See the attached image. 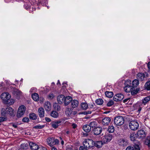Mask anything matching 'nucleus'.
Listing matches in <instances>:
<instances>
[{
  "label": "nucleus",
  "mask_w": 150,
  "mask_h": 150,
  "mask_svg": "<svg viewBox=\"0 0 150 150\" xmlns=\"http://www.w3.org/2000/svg\"><path fill=\"white\" fill-rule=\"evenodd\" d=\"M126 86L124 88V90L126 92H131L132 95L137 94L139 91V89L135 88L132 86L128 84H126Z\"/></svg>",
  "instance_id": "f257e3e1"
},
{
  "label": "nucleus",
  "mask_w": 150,
  "mask_h": 150,
  "mask_svg": "<svg viewBox=\"0 0 150 150\" xmlns=\"http://www.w3.org/2000/svg\"><path fill=\"white\" fill-rule=\"evenodd\" d=\"M1 113L4 115H11L13 114V110L11 107L9 106L4 107L1 110Z\"/></svg>",
  "instance_id": "f03ea898"
},
{
  "label": "nucleus",
  "mask_w": 150,
  "mask_h": 150,
  "mask_svg": "<svg viewBox=\"0 0 150 150\" xmlns=\"http://www.w3.org/2000/svg\"><path fill=\"white\" fill-rule=\"evenodd\" d=\"M94 141L92 139H87L84 141L83 145L84 147L90 149L94 147Z\"/></svg>",
  "instance_id": "7ed1b4c3"
},
{
  "label": "nucleus",
  "mask_w": 150,
  "mask_h": 150,
  "mask_svg": "<svg viewBox=\"0 0 150 150\" xmlns=\"http://www.w3.org/2000/svg\"><path fill=\"white\" fill-rule=\"evenodd\" d=\"M125 121L124 117L121 116H118L114 119V124L117 126H120L123 125Z\"/></svg>",
  "instance_id": "20e7f679"
},
{
  "label": "nucleus",
  "mask_w": 150,
  "mask_h": 150,
  "mask_svg": "<svg viewBox=\"0 0 150 150\" xmlns=\"http://www.w3.org/2000/svg\"><path fill=\"white\" fill-rule=\"evenodd\" d=\"M26 110V108L24 105L20 106L18 108L17 113V117L18 118H20L23 115Z\"/></svg>",
  "instance_id": "39448f33"
},
{
  "label": "nucleus",
  "mask_w": 150,
  "mask_h": 150,
  "mask_svg": "<svg viewBox=\"0 0 150 150\" xmlns=\"http://www.w3.org/2000/svg\"><path fill=\"white\" fill-rule=\"evenodd\" d=\"M139 126L138 123L135 121H132L130 122L129 124V128L133 130H137Z\"/></svg>",
  "instance_id": "423d86ee"
},
{
  "label": "nucleus",
  "mask_w": 150,
  "mask_h": 150,
  "mask_svg": "<svg viewBox=\"0 0 150 150\" xmlns=\"http://www.w3.org/2000/svg\"><path fill=\"white\" fill-rule=\"evenodd\" d=\"M1 98L4 100L6 101L7 103H10L9 102L11 96L8 94V93L5 92L1 94Z\"/></svg>",
  "instance_id": "0eeeda50"
},
{
  "label": "nucleus",
  "mask_w": 150,
  "mask_h": 150,
  "mask_svg": "<svg viewBox=\"0 0 150 150\" xmlns=\"http://www.w3.org/2000/svg\"><path fill=\"white\" fill-rule=\"evenodd\" d=\"M102 128L99 127H95L92 129L93 133L95 135H98L100 134L102 132Z\"/></svg>",
  "instance_id": "6e6552de"
},
{
  "label": "nucleus",
  "mask_w": 150,
  "mask_h": 150,
  "mask_svg": "<svg viewBox=\"0 0 150 150\" xmlns=\"http://www.w3.org/2000/svg\"><path fill=\"white\" fill-rule=\"evenodd\" d=\"M112 136L110 134H106L103 139L104 143H107L110 142L112 139Z\"/></svg>",
  "instance_id": "1a4fd4ad"
},
{
  "label": "nucleus",
  "mask_w": 150,
  "mask_h": 150,
  "mask_svg": "<svg viewBox=\"0 0 150 150\" xmlns=\"http://www.w3.org/2000/svg\"><path fill=\"white\" fill-rule=\"evenodd\" d=\"M124 98V96L123 94L119 93L115 95L113 98V99L115 101H119L122 100Z\"/></svg>",
  "instance_id": "9d476101"
},
{
  "label": "nucleus",
  "mask_w": 150,
  "mask_h": 150,
  "mask_svg": "<svg viewBox=\"0 0 150 150\" xmlns=\"http://www.w3.org/2000/svg\"><path fill=\"white\" fill-rule=\"evenodd\" d=\"M147 74L146 73H139L137 74V78L138 80L143 81L145 80Z\"/></svg>",
  "instance_id": "9b49d317"
},
{
  "label": "nucleus",
  "mask_w": 150,
  "mask_h": 150,
  "mask_svg": "<svg viewBox=\"0 0 150 150\" xmlns=\"http://www.w3.org/2000/svg\"><path fill=\"white\" fill-rule=\"evenodd\" d=\"M111 121L110 118L106 117L102 119L101 124L102 125L107 126L110 123Z\"/></svg>",
  "instance_id": "f8f14e48"
},
{
  "label": "nucleus",
  "mask_w": 150,
  "mask_h": 150,
  "mask_svg": "<svg viewBox=\"0 0 150 150\" xmlns=\"http://www.w3.org/2000/svg\"><path fill=\"white\" fill-rule=\"evenodd\" d=\"M137 134L138 137L139 138L145 137L146 135L145 131L142 129L138 130L137 132Z\"/></svg>",
  "instance_id": "ddd939ff"
},
{
  "label": "nucleus",
  "mask_w": 150,
  "mask_h": 150,
  "mask_svg": "<svg viewBox=\"0 0 150 150\" xmlns=\"http://www.w3.org/2000/svg\"><path fill=\"white\" fill-rule=\"evenodd\" d=\"M118 144L120 146H125L128 144V142L127 140L121 139L118 141Z\"/></svg>",
  "instance_id": "4468645a"
},
{
  "label": "nucleus",
  "mask_w": 150,
  "mask_h": 150,
  "mask_svg": "<svg viewBox=\"0 0 150 150\" xmlns=\"http://www.w3.org/2000/svg\"><path fill=\"white\" fill-rule=\"evenodd\" d=\"M72 98L70 96H67L65 97L64 99V104L65 106L68 105L72 101Z\"/></svg>",
  "instance_id": "2eb2a0df"
},
{
  "label": "nucleus",
  "mask_w": 150,
  "mask_h": 150,
  "mask_svg": "<svg viewBox=\"0 0 150 150\" xmlns=\"http://www.w3.org/2000/svg\"><path fill=\"white\" fill-rule=\"evenodd\" d=\"M29 145L30 149L32 150H37L39 147V146L37 144L33 142L29 143Z\"/></svg>",
  "instance_id": "dca6fc26"
},
{
  "label": "nucleus",
  "mask_w": 150,
  "mask_h": 150,
  "mask_svg": "<svg viewBox=\"0 0 150 150\" xmlns=\"http://www.w3.org/2000/svg\"><path fill=\"white\" fill-rule=\"evenodd\" d=\"M21 92L18 89H15L13 91V93L15 96L16 98L19 99L21 95Z\"/></svg>",
  "instance_id": "f3484780"
},
{
  "label": "nucleus",
  "mask_w": 150,
  "mask_h": 150,
  "mask_svg": "<svg viewBox=\"0 0 150 150\" xmlns=\"http://www.w3.org/2000/svg\"><path fill=\"white\" fill-rule=\"evenodd\" d=\"M44 107L46 111H49L50 110L51 108L50 103L49 102H45L44 104Z\"/></svg>",
  "instance_id": "a211bd4d"
},
{
  "label": "nucleus",
  "mask_w": 150,
  "mask_h": 150,
  "mask_svg": "<svg viewBox=\"0 0 150 150\" xmlns=\"http://www.w3.org/2000/svg\"><path fill=\"white\" fill-rule=\"evenodd\" d=\"M65 97L63 95H61L58 96L57 97V100L58 103L59 104H61L64 103Z\"/></svg>",
  "instance_id": "6ab92c4d"
},
{
  "label": "nucleus",
  "mask_w": 150,
  "mask_h": 150,
  "mask_svg": "<svg viewBox=\"0 0 150 150\" xmlns=\"http://www.w3.org/2000/svg\"><path fill=\"white\" fill-rule=\"evenodd\" d=\"M104 142L102 141H96L94 142V146H95L98 148L101 147L102 145L103 144Z\"/></svg>",
  "instance_id": "aec40b11"
},
{
  "label": "nucleus",
  "mask_w": 150,
  "mask_h": 150,
  "mask_svg": "<svg viewBox=\"0 0 150 150\" xmlns=\"http://www.w3.org/2000/svg\"><path fill=\"white\" fill-rule=\"evenodd\" d=\"M47 142L48 144L51 146H52L54 145V138L53 137H50L48 138Z\"/></svg>",
  "instance_id": "412c9836"
},
{
  "label": "nucleus",
  "mask_w": 150,
  "mask_h": 150,
  "mask_svg": "<svg viewBox=\"0 0 150 150\" xmlns=\"http://www.w3.org/2000/svg\"><path fill=\"white\" fill-rule=\"evenodd\" d=\"M38 115L41 118L44 116V109L42 108H39L38 110Z\"/></svg>",
  "instance_id": "4be33fe9"
},
{
  "label": "nucleus",
  "mask_w": 150,
  "mask_h": 150,
  "mask_svg": "<svg viewBox=\"0 0 150 150\" xmlns=\"http://www.w3.org/2000/svg\"><path fill=\"white\" fill-rule=\"evenodd\" d=\"M83 129L85 132H89L91 130V128L89 125H83Z\"/></svg>",
  "instance_id": "5701e85b"
},
{
  "label": "nucleus",
  "mask_w": 150,
  "mask_h": 150,
  "mask_svg": "<svg viewBox=\"0 0 150 150\" xmlns=\"http://www.w3.org/2000/svg\"><path fill=\"white\" fill-rule=\"evenodd\" d=\"M72 110L68 107H67L65 111V113L67 115L70 117L71 115V113H72Z\"/></svg>",
  "instance_id": "b1692460"
},
{
  "label": "nucleus",
  "mask_w": 150,
  "mask_h": 150,
  "mask_svg": "<svg viewBox=\"0 0 150 150\" xmlns=\"http://www.w3.org/2000/svg\"><path fill=\"white\" fill-rule=\"evenodd\" d=\"M78 104L79 102L77 100H73L71 101V106L73 108H76L78 106Z\"/></svg>",
  "instance_id": "393cba45"
},
{
  "label": "nucleus",
  "mask_w": 150,
  "mask_h": 150,
  "mask_svg": "<svg viewBox=\"0 0 150 150\" xmlns=\"http://www.w3.org/2000/svg\"><path fill=\"white\" fill-rule=\"evenodd\" d=\"M61 121H58L53 122L52 123V126L54 128H57L59 126V124L61 123Z\"/></svg>",
  "instance_id": "a878e982"
},
{
  "label": "nucleus",
  "mask_w": 150,
  "mask_h": 150,
  "mask_svg": "<svg viewBox=\"0 0 150 150\" xmlns=\"http://www.w3.org/2000/svg\"><path fill=\"white\" fill-rule=\"evenodd\" d=\"M139 83V81L138 79H135L132 82V85L133 87L136 88V87Z\"/></svg>",
  "instance_id": "bb28decb"
},
{
  "label": "nucleus",
  "mask_w": 150,
  "mask_h": 150,
  "mask_svg": "<svg viewBox=\"0 0 150 150\" xmlns=\"http://www.w3.org/2000/svg\"><path fill=\"white\" fill-rule=\"evenodd\" d=\"M150 100V96H147L142 100V104L145 105Z\"/></svg>",
  "instance_id": "cd10ccee"
},
{
  "label": "nucleus",
  "mask_w": 150,
  "mask_h": 150,
  "mask_svg": "<svg viewBox=\"0 0 150 150\" xmlns=\"http://www.w3.org/2000/svg\"><path fill=\"white\" fill-rule=\"evenodd\" d=\"M51 116L54 118H57L59 116L58 113L55 111H52L50 113Z\"/></svg>",
  "instance_id": "c85d7f7f"
},
{
  "label": "nucleus",
  "mask_w": 150,
  "mask_h": 150,
  "mask_svg": "<svg viewBox=\"0 0 150 150\" xmlns=\"http://www.w3.org/2000/svg\"><path fill=\"white\" fill-rule=\"evenodd\" d=\"M32 97L33 100L35 101H38L39 100L38 95L37 93H34L32 94Z\"/></svg>",
  "instance_id": "c756f323"
},
{
  "label": "nucleus",
  "mask_w": 150,
  "mask_h": 150,
  "mask_svg": "<svg viewBox=\"0 0 150 150\" xmlns=\"http://www.w3.org/2000/svg\"><path fill=\"white\" fill-rule=\"evenodd\" d=\"M105 94L106 97L109 98H111L113 96V93L112 92L106 91Z\"/></svg>",
  "instance_id": "7c9ffc66"
},
{
  "label": "nucleus",
  "mask_w": 150,
  "mask_h": 150,
  "mask_svg": "<svg viewBox=\"0 0 150 150\" xmlns=\"http://www.w3.org/2000/svg\"><path fill=\"white\" fill-rule=\"evenodd\" d=\"M28 145L29 144L27 143H23L21 144L20 146V149H26L28 148Z\"/></svg>",
  "instance_id": "2f4dec72"
},
{
  "label": "nucleus",
  "mask_w": 150,
  "mask_h": 150,
  "mask_svg": "<svg viewBox=\"0 0 150 150\" xmlns=\"http://www.w3.org/2000/svg\"><path fill=\"white\" fill-rule=\"evenodd\" d=\"M145 144L149 146H150V136L147 137L145 140Z\"/></svg>",
  "instance_id": "473e14b6"
},
{
  "label": "nucleus",
  "mask_w": 150,
  "mask_h": 150,
  "mask_svg": "<svg viewBox=\"0 0 150 150\" xmlns=\"http://www.w3.org/2000/svg\"><path fill=\"white\" fill-rule=\"evenodd\" d=\"M29 116L30 119L33 120H35L37 118L36 115L34 113H30Z\"/></svg>",
  "instance_id": "72a5a7b5"
},
{
  "label": "nucleus",
  "mask_w": 150,
  "mask_h": 150,
  "mask_svg": "<svg viewBox=\"0 0 150 150\" xmlns=\"http://www.w3.org/2000/svg\"><path fill=\"white\" fill-rule=\"evenodd\" d=\"M96 102L97 105H100L103 104V101L102 99L100 98L96 100Z\"/></svg>",
  "instance_id": "f704fd0d"
},
{
  "label": "nucleus",
  "mask_w": 150,
  "mask_h": 150,
  "mask_svg": "<svg viewBox=\"0 0 150 150\" xmlns=\"http://www.w3.org/2000/svg\"><path fill=\"white\" fill-rule=\"evenodd\" d=\"M108 131L110 133H112L115 131V128L113 126H110L108 127Z\"/></svg>",
  "instance_id": "c9c22d12"
},
{
  "label": "nucleus",
  "mask_w": 150,
  "mask_h": 150,
  "mask_svg": "<svg viewBox=\"0 0 150 150\" xmlns=\"http://www.w3.org/2000/svg\"><path fill=\"white\" fill-rule=\"evenodd\" d=\"M81 107L82 108L83 110H86L88 107V104L85 103H81Z\"/></svg>",
  "instance_id": "e433bc0d"
},
{
  "label": "nucleus",
  "mask_w": 150,
  "mask_h": 150,
  "mask_svg": "<svg viewBox=\"0 0 150 150\" xmlns=\"http://www.w3.org/2000/svg\"><path fill=\"white\" fill-rule=\"evenodd\" d=\"M145 87L147 90H150V81L146 83Z\"/></svg>",
  "instance_id": "4c0bfd02"
},
{
  "label": "nucleus",
  "mask_w": 150,
  "mask_h": 150,
  "mask_svg": "<svg viewBox=\"0 0 150 150\" xmlns=\"http://www.w3.org/2000/svg\"><path fill=\"white\" fill-rule=\"evenodd\" d=\"M97 123L95 121L91 122L89 124V126L91 127H95L97 125Z\"/></svg>",
  "instance_id": "58836bf2"
},
{
  "label": "nucleus",
  "mask_w": 150,
  "mask_h": 150,
  "mask_svg": "<svg viewBox=\"0 0 150 150\" xmlns=\"http://www.w3.org/2000/svg\"><path fill=\"white\" fill-rule=\"evenodd\" d=\"M135 134H134L133 133H131L130 134V138L132 141H133L135 140Z\"/></svg>",
  "instance_id": "ea45409f"
},
{
  "label": "nucleus",
  "mask_w": 150,
  "mask_h": 150,
  "mask_svg": "<svg viewBox=\"0 0 150 150\" xmlns=\"http://www.w3.org/2000/svg\"><path fill=\"white\" fill-rule=\"evenodd\" d=\"M114 104V101L112 100H110L107 103V105L108 107H110L113 105Z\"/></svg>",
  "instance_id": "a19ab883"
},
{
  "label": "nucleus",
  "mask_w": 150,
  "mask_h": 150,
  "mask_svg": "<svg viewBox=\"0 0 150 150\" xmlns=\"http://www.w3.org/2000/svg\"><path fill=\"white\" fill-rule=\"evenodd\" d=\"M44 127V125H38L34 126L33 127V128L35 129H41L43 128Z\"/></svg>",
  "instance_id": "79ce46f5"
},
{
  "label": "nucleus",
  "mask_w": 150,
  "mask_h": 150,
  "mask_svg": "<svg viewBox=\"0 0 150 150\" xmlns=\"http://www.w3.org/2000/svg\"><path fill=\"white\" fill-rule=\"evenodd\" d=\"M54 108L57 110H59L60 109V106L58 104H55L54 105Z\"/></svg>",
  "instance_id": "37998d69"
},
{
  "label": "nucleus",
  "mask_w": 150,
  "mask_h": 150,
  "mask_svg": "<svg viewBox=\"0 0 150 150\" xmlns=\"http://www.w3.org/2000/svg\"><path fill=\"white\" fill-rule=\"evenodd\" d=\"M54 96L53 94L50 93L47 96V98L49 99H52L54 98Z\"/></svg>",
  "instance_id": "c03bdc74"
},
{
  "label": "nucleus",
  "mask_w": 150,
  "mask_h": 150,
  "mask_svg": "<svg viewBox=\"0 0 150 150\" xmlns=\"http://www.w3.org/2000/svg\"><path fill=\"white\" fill-rule=\"evenodd\" d=\"M66 150H73L72 146L71 145H68L66 147Z\"/></svg>",
  "instance_id": "a18cd8bd"
},
{
  "label": "nucleus",
  "mask_w": 150,
  "mask_h": 150,
  "mask_svg": "<svg viewBox=\"0 0 150 150\" xmlns=\"http://www.w3.org/2000/svg\"><path fill=\"white\" fill-rule=\"evenodd\" d=\"M29 121V119L27 117H24L22 119V121L24 122H28Z\"/></svg>",
  "instance_id": "49530a36"
},
{
  "label": "nucleus",
  "mask_w": 150,
  "mask_h": 150,
  "mask_svg": "<svg viewBox=\"0 0 150 150\" xmlns=\"http://www.w3.org/2000/svg\"><path fill=\"white\" fill-rule=\"evenodd\" d=\"M134 146L135 150H140V146L138 144H135Z\"/></svg>",
  "instance_id": "de8ad7c7"
},
{
  "label": "nucleus",
  "mask_w": 150,
  "mask_h": 150,
  "mask_svg": "<svg viewBox=\"0 0 150 150\" xmlns=\"http://www.w3.org/2000/svg\"><path fill=\"white\" fill-rule=\"evenodd\" d=\"M77 111H72V113H71V116L70 117L71 118L73 117L74 116L77 114Z\"/></svg>",
  "instance_id": "09e8293b"
},
{
  "label": "nucleus",
  "mask_w": 150,
  "mask_h": 150,
  "mask_svg": "<svg viewBox=\"0 0 150 150\" xmlns=\"http://www.w3.org/2000/svg\"><path fill=\"white\" fill-rule=\"evenodd\" d=\"M37 150H47L46 148L43 146L39 147Z\"/></svg>",
  "instance_id": "8fccbe9b"
},
{
  "label": "nucleus",
  "mask_w": 150,
  "mask_h": 150,
  "mask_svg": "<svg viewBox=\"0 0 150 150\" xmlns=\"http://www.w3.org/2000/svg\"><path fill=\"white\" fill-rule=\"evenodd\" d=\"M6 120V118L4 117H0V122H2L5 121Z\"/></svg>",
  "instance_id": "3c124183"
},
{
  "label": "nucleus",
  "mask_w": 150,
  "mask_h": 150,
  "mask_svg": "<svg viewBox=\"0 0 150 150\" xmlns=\"http://www.w3.org/2000/svg\"><path fill=\"white\" fill-rule=\"evenodd\" d=\"M87 148L83 146H81L79 147V150H88L87 149Z\"/></svg>",
  "instance_id": "603ef678"
},
{
  "label": "nucleus",
  "mask_w": 150,
  "mask_h": 150,
  "mask_svg": "<svg viewBox=\"0 0 150 150\" xmlns=\"http://www.w3.org/2000/svg\"><path fill=\"white\" fill-rule=\"evenodd\" d=\"M91 112L90 111H85L84 112H82V113L84 115H87L88 114H90L91 113Z\"/></svg>",
  "instance_id": "864d4df0"
},
{
  "label": "nucleus",
  "mask_w": 150,
  "mask_h": 150,
  "mask_svg": "<svg viewBox=\"0 0 150 150\" xmlns=\"http://www.w3.org/2000/svg\"><path fill=\"white\" fill-rule=\"evenodd\" d=\"M134 148L133 147L129 146L127 147L126 150H134Z\"/></svg>",
  "instance_id": "5fc2aeb1"
},
{
  "label": "nucleus",
  "mask_w": 150,
  "mask_h": 150,
  "mask_svg": "<svg viewBox=\"0 0 150 150\" xmlns=\"http://www.w3.org/2000/svg\"><path fill=\"white\" fill-rule=\"evenodd\" d=\"M54 145L55 144H59V140L57 139H54Z\"/></svg>",
  "instance_id": "6e6d98bb"
},
{
  "label": "nucleus",
  "mask_w": 150,
  "mask_h": 150,
  "mask_svg": "<svg viewBox=\"0 0 150 150\" xmlns=\"http://www.w3.org/2000/svg\"><path fill=\"white\" fill-rule=\"evenodd\" d=\"M129 98L125 99L123 100V102L125 103H127L128 100H129Z\"/></svg>",
  "instance_id": "4d7b16f0"
},
{
  "label": "nucleus",
  "mask_w": 150,
  "mask_h": 150,
  "mask_svg": "<svg viewBox=\"0 0 150 150\" xmlns=\"http://www.w3.org/2000/svg\"><path fill=\"white\" fill-rule=\"evenodd\" d=\"M77 126V125L74 123H73L72 125V128L74 129L76 128V127Z\"/></svg>",
  "instance_id": "13d9d810"
},
{
  "label": "nucleus",
  "mask_w": 150,
  "mask_h": 150,
  "mask_svg": "<svg viewBox=\"0 0 150 150\" xmlns=\"http://www.w3.org/2000/svg\"><path fill=\"white\" fill-rule=\"evenodd\" d=\"M12 126L15 128H16L17 127V125L16 124L13 123L12 124Z\"/></svg>",
  "instance_id": "bf43d9fd"
},
{
  "label": "nucleus",
  "mask_w": 150,
  "mask_h": 150,
  "mask_svg": "<svg viewBox=\"0 0 150 150\" xmlns=\"http://www.w3.org/2000/svg\"><path fill=\"white\" fill-rule=\"evenodd\" d=\"M45 120L47 122H50L51 121L50 119L48 117H45Z\"/></svg>",
  "instance_id": "052dcab7"
},
{
  "label": "nucleus",
  "mask_w": 150,
  "mask_h": 150,
  "mask_svg": "<svg viewBox=\"0 0 150 150\" xmlns=\"http://www.w3.org/2000/svg\"><path fill=\"white\" fill-rule=\"evenodd\" d=\"M147 66L149 69L150 70V62L148 63Z\"/></svg>",
  "instance_id": "680f3d73"
},
{
  "label": "nucleus",
  "mask_w": 150,
  "mask_h": 150,
  "mask_svg": "<svg viewBox=\"0 0 150 150\" xmlns=\"http://www.w3.org/2000/svg\"><path fill=\"white\" fill-rule=\"evenodd\" d=\"M141 109L142 107H141V105H139V107L138 109V111L139 112L141 110Z\"/></svg>",
  "instance_id": "e2e57ef3"
},
{
  "label": "nucleus",
  "mask_w": 150,
  "mask_h": 150,
  "mask_svg": "<svg viewBox=\"0 0 150 150\" xmlns=\"http://www.w3.org/2000/svg\"><path fill=\"white\" fill-rule=\"evenodd\" d=\"M11 100L12 101H11V104H12L13 103H14V100L13 99H10V101H11Z\"/></svg>",
  "instance_id": "0e129e2a"
},
{
  "label": "nucleus",
  "mask_w": 150,
  "mask_h": 150,
  "mask_svg": "<svg viewBox=\"0 0 150 150\" xmlns=\"http://www.w3.org/2000/svg\"><path fill=\"white\" fill-rule=\"evenodd\" d=\"M52 150H57V149L53 147L52 149Z\"/></svg>",
  "instance_id": "69168bd1"
},
{
  "label": "nucleus",
  "mask_w": 150,
  "mask_h": 150,
  "mask_svg": "<svg viewBox=\"0 0 150 150\" xmlns=\"http://www.w3.org/2000/svg\"><path fill=\"white\" fill-rule=\"evenodd\" d=\"M66 132L67 134H69L70 132L69 131H67Z\"/></svg>",
  "instance_id": "338daca9"
},
{
  "label": "nucleus",
  "mask_w": 150,
  "mask_h": 150,
  "mask_svg": "<svg viewBox=\"0 0 150 150\" xmlns=\"http://www.w3.org/2000/svg\"><path fill=\"white\" fill-rule=\"evenodd\" d=\"M61 144L62 145H63L64 144V142L63 140H62L61 142Z\"/></svg>",
  "instance_id": "774afa93"
}]
</instances>
